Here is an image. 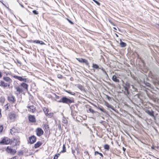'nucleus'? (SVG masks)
Wrapping results in <instances>:
<instances>
[{"label":"nucleus","mask_w":159,"mask_h":159,"mask_svg":"<svg viewBox=\"0 0 159 159\" xmlns=\"http://www.w3.org/2000/svg\"><path fill=\"white\" fill-rule=\"evenodd\" d=\"M59 102H62L64 103L69 104L73 102V100H71L66 97H63L61 98L58 101Z\"/></svg>","instance_id":"f257e3e1"},{"label":"nucleus","mask_w":159,"mask_h":159,"mask_svg":"<svg viewBox=\"0 0 159 159\" xmlns=\"http://www.w3.org/2000/svg\"><path fill=\"white\" fill-rule=\"evenodd\" d=\"M6 151L8 153L13 155H14L16 152V150L13 149L12 147L11 146H8L6 149Z\"/></svg>","instance_id":"f03ea898"},{"label":"nucleus","mask_w":159,"mask_h":159,"mask_svg":"<svg viewBox=\"0 0 159 159\" xmlns=\"http://www.w3.org/2000/svg\"><path fill=\"white\" fill-rule=\"evenodd\" d=\"M36 140V137L34 135H32L29 137L28 142V143L31 144H33L35 142Z\"/></svg>","instance_id":"7ed1b4c3"},{"label":"nucleus","mask_w":159,"mask_h":159,"mask_svg":"<svg viewBox=\"0 0 159 159\" xmlns=\"http://www.w3.org/2000/svg\"><path fill=\"white\" fill-rule=\"evenodd\" d=\"M36 131L37 135L39 137L41 136L43 133V130L40 128H37L36 129Z\"/></svg>","instance_id":"20e7f679"},{"label":"nucleus","mask_w":159,"mask_h":159,"mask_svg":"<svg viewBox=\"0 0 159 159\" xmlns=\"http://www.w3.org/2000/svg\"><path fill=\"white\" fill-rule=\"evenodd\" d=\"M124 87L125 89V93L126 94H129V88L130 86L129 84H125L124 85Z\"/></svg>","instance_id":"39448f33"},{"label":"nucleus","mask_w":159,"mask_h":159,"mask_svg":"<svg viewBox=\"0 0 159 159\" xmlns=\"http://www.w3.org/2000/svg\"><path fill=\"white\" fill-rule=\"evenodd\" d=\"M8 116L10 119L11 121H14L15 120L16 117V115L12 113H10L9 114Z\"/></svg>","instance_id":"423d86ee"},{"label":"nucleus","mask_w":159,"mask_h":159,"mask_svg":"<svg viewBox=\"0 0 159 159\" xmlns=\"http://www.w3.org/2000/svg\"><path fill=\"white\" fill-rule=\"evenodd\" d=\"M76 59L79 62L81 63H85L87 66L89 65L88 61L86 59H83L82 58H77Z\"/></svg>","instance_id":"0eeeda50"},{"label":"nucleus","mask_w":159,"mask_h":159,"mask_svg":"<svg viewBox=\"0 0 159 159\" xmlns=\"http://www.w3.org/2000/svg\"><path fill=\"white\" fill-rule=\"evenodd\" d=\"M10 143L9 139L7 138H5L0 142L1 144H7Z\"/></svg>","instance_id":"6e6552de"},{"label":"nucleus","mask_w":159,"mask_h":159,"mask_svg":"<svg viewBox=\"0 0 159 159\" xmlns=\"http://www.w3.org/2000/svg\"><path fill=\"white\" fill-rule=\"evenodd\" d=\"M13 77L17 79L20 81H24L25 82L26 81V78H23L19 76L16 75H14Z\"/></svg>","instance_id":"1a4fd4ad"},{"label":"nucleus","mask_w":159,"mask_h":159,"mask_svg":"<svg viewBox=\"0 0 159 159\" xmlns=\"http://www.w3.org/2000/svg\"><path fill=\"white\" fill-rule=\"evenodd\" d=\"M29 120L32 122H35L36 121L35 118L34 116L30 115L28 117Z\"/></svg>","instance_id":"9d476101"},{"label":"nucleus","mask_w":159,"mask_h":159,"mask_svg":"<svg viewBox=\"0 0 159 159\" xmlns=\"http://www.w3.org/2000/svg\"><path fill=\"white\" fill-rule=\"evenodd\" d=\"M3 79L4 80L8 83V84H7V85L8 86H9L10 84L12 82L11 80L9 77H3Z\"/></svg>","instance_id":"9b49d317"},{"label":"nucleus","mask_w":159,"mask_h":159,"mask_svg":"<svg viewBox=\"0 0 159 159\" xmlns=\"http://www.w3.org/2000/svg\"><path fill=\"white\" fill-rule=\"evenodd\" d=\"M27 108H28V111L32 113L34 112L35 111V107L33 106H28L27 107Z\"/></svg>","instance_id":"f8f14e48"},{"label":"nucleus","mask_w":159,"mask_h":159,"mask_svg":"<svg viewBox=\"0 0 159 159\" xmlns=\"http://www.w3.org/2000/svg\"><path fill=\"white\" fill-rule=\"evenodd\" d=\"M8 99L9 102L12 103H14L16 101L15 98L12 95H10L8 96Z\"/></svg>","instance_id":"ddd939ff"},{"label":"nucleus","mask_w":159,"mask_h":159,"mask_svg":"<svg viewBox=\"0 0 159 159\" xmlns=\"http://www.w3.org/2000/svg\"><path fill=\"white\" fill-rule=\"evenodd\" d=\"M42 144L41 142L38 141L34 145V147L35 148L39 147Z\"/></svg>","instance_id":"4468645a"},{"label":"nucleus","mask_w":159,"mask_h":159,"mask_svg":"<svg viewBox=\"0 0 159 159\" xmlns=\"http://www.w3.org/2000/svg\"><path fill=\"white\" fill-rule=\"evenodd\" d=\"M20 86L27 90H28V85L27 84L23 83L21 84Z\"/></svg>","instance_id":"2eb2a0df"},{"label":"nucleus","mask_w":159,"mask_h":159,"mask_svg":"<svg viewBox=\"0 0 159 159\" xmlns=\"http://www.w3.org/2000/svg\"><path fill=\"white\" fill-rule=\"evenodd\" d=\"M16 91L18 92V94H20L23 92V89L19 87H16Z\"/></svg>","instance_id":"dca6fc26"},{"label":"nucleus","mask_w":159,"mask_h":159,"mask_svg":"<svg viewBox=\"0 0 159 159\" xmlns=\"http://www.w3.org/2000/svg\"><path fill=\"white\" fill-rule=\"evenodd\" d=\"M112 80H113L116 82H119V80L117 79V77L115 75H114L112 76Z\"/></svg>","instance_id":"f3484780"},{"label":"nucleus","mask_w":159,"mask_h":159,"mask_svg":"<svg viewBox=\"0 0 159 159\" xmlns=\"http://www.w3.org/2000/svg\"><path fill=\"white\" fill-rule=\"evenodd\" d=\"M32 41L33 43L40 44L41 45L44 44L42 41H39L38 40H35Z\"/></svg>","instance_id":"a211bd4d"},{"label":"nucleus","mask_w":159,"mask_h":159,"mask_svg":"<svg viewBox=\"0 0 159 159\" xmlns=\"http://www.w3.org/2000/svg\"><path fill=\"white\" fill-rule=\"evenodd\" d=\"M43 110L46 116H48V112L49 110L46 107H44L43 108Z\"/></svg>","instance_id":"6ab92c4d"},{"label":"nucleus","mask_w":159,"mask_h":159,"mask_svg":"<svg viewBox=\"0 0 159 159\" xmlns=\"http://www.w3.org/2000/svg\"><path fill=\"white\" fill-rule=\"evenodd\" d=\"M7 84L5 83L4 82L2 81L0 82V86L7 87Z\"/></svg>","instance_id":"aec40b11"},{"label":"nucleus","mask_w":159,"mask_h":159,"mask_svg":"<svg viewBox=\"0 0 159 159\" xmlns=\"http://www.w3.org/2000/svg\"><path fill=\"white\" fill-rule=\"evenodd\" d=\"M120 45L121 47H125L126 45V44L125 43L122 42L121 39L120 40Z\"/></svg>","instance_id":"412c9836"},{"label":"nucleus","mask_w":159,"mask_h":159,"mask_svg":"<svg viewBox=\"0 0 159 159\" xmlns=\"http://www.w3.org/2000/svg\"><path fill=\"white\" fill-rule=\"evenodd\" d=\"M105 105L107 107H108L110 108H111L113 110H115L113 108H112L111 106V105H110L109 104L108 102H105Z\"/></svg>","instance_id":"4be33fe9"},{"label":"nucleus","mask_w":159,"mask_h":159,"mask_svg":"<svg viewBox=\"0 0 159 159\" xmlns=\"http://www.w3.org/2000/svg\"><path fill=\"white\" fill-rule=\"evenodd\" d=\"M92 67L94 69H98L99 68V67L96 64H93L92 65Z\"/></svg>","instance_id":"5701e85b"},{"label":"nucleus","mask_w":159,"mask_h":159,"mask_svg":"<svg viewBox=\"0 0 159 159\" xmlns=\"http://www.w3.org/2000/svg\"><path fill=\"white\" fill-rule=\"evenodd\" d=\"M77 87L82 91H83L84 89V87L80 84H79L77 85Z\"/></svg>","instance_id":"b1692460"},{"label":"nucleus","mask_w":159,"mask_h":159,"mask_svg":"<svg viewBox=\"0 0 159 159\" xmlns=\"http://www.w3.org/2000/svg\"><path fill=\"white\" fill-rule=\"evenodd\" d=\"M145 112L147 113L148 114H149V115H150L151 116H153L154 115L153 114V113H151L149 110H146L145 111Z\"/></svg>","instance_id":"393cba45"},{"label":"nucleus","mask_w":159,"mask_h":159,"mask_svg":"<svg viewBox=\"0 0 159 159\" xmlns=\"http://www.w3.org/2000/svg\"><path fill=\"white\" fill-rule=\"evenodd\" d=\"M55 98H56V101H57L58 102V101L61 98V97H59L57 95L55 94Z\"/></svg>","instance_id":"a878e982"},{"label":"nucleus","mask_w":159,"mask_h":159,"mask_svg":"<svg viewBox=\"0 0 159 159\" xmlns=\"http://www.w3.org/2000/svg\"><path fill=\"white\" fill-rule=\"evenodd\" d=\"M66 152V147L64 144H63L62 148V150L61 151L62 152Z\"/></svg>","instance_id":"bb28decb"},{"label":"nucleus","mask_w":159,"mask_h":159,"mask_svg":"<svg viewBox=\"0 0 159 159\" xmlns=\"http://www.w3.org/2000/svg\"><path fill=\"white\" fill-rule=\"evenodd\" d=\"M65 91L66 92L69 93V94H70L72 95H75V93L74 92H70L69 91L66 90H65Z\"/></svg>","instance_id":"cd10ccee"},{"label":"nucleus","mask_w":159,"mask_h":159,"mask_svg":"<svg viewBox=\"0 0 159 159\" xmlns=\"http://www.w3.org/2000/svg\"><path fill=\"white\" fill-rule=\"evenodd\" d=\"M62 122L65 124H66L67 122V120L65 118L63 117L62 119Z\"/></svg>","instance_id":"c85d7f7f"},{"label":"nucleus","mask_w":159,"mask_h":159,"mask_svg":"<svg viewBox=\"0 0 159 159\" xmlns=\"http://www.w3.org/2000/svg\"><path fill=\"white\" fill-rule=\"evenodd\" d=\"M144 84H145V85L146 86H147L148 87H150L151 84L149 83L146 82H145V81H144Z\"/></svg>","instance_id":"c756f323"},{"label":"nucleus","mask_w":159,"mask_h":159,"mask_svg":"<svg viewBox=\"0 0 159 159\" xmlns=\"http://www.w3.org/2000/svg\"><path fill=\"white\" fill-rule=\"evenodd\" d=\"M104 147V148L107 150H108L109 148V146L107 144H106Z\"/></svg>","instance_id":"7c9ffc66"},{"label":"nucleus","mask_w":159,"mask_h":159,"mask_svg":"<svg viewBox=\"0 0 159 159\" xmlns=\"http://www.w3.org/2000/svg\"><path fill=\"white\" fill-rule=\"evenodd\" d=\"M99 69H101L103 71V72L106 75H107V74L106 72V71L104 69L103 67H101L100 68H99Z\"/></svg>","instance_id":"2f4dec72"},{"label":"nucleus","mask_w":159,"mask_h":159,"mask_svg":"<svg viewBox=\"0 0 159 159\" xmlns=\"http://www.w3.org/2000/svg\"><path fill=\"white\" fill-rule=\"evenodd\" d=\"M94 2H95L98 5L100 6V3L98 1L96 0H92Z\"/></svg>","instance_id":"473e14b6"},{"label":"nucleus","mask_w":159,"mask_h":159,"mask_svg":"<svg viewBox=\"0 0 159 159\" xmlns=\"http://www.w3.org/2000/svg\"><path fill=\"white\" fill-rule=\"evenodd\" d=\"M32 12L35 15H38L39 14L38 11L36 10H33Z\"/></svg>","instance_id":"72a5a7b5"},{"label":"nucleus","mask_w":159,"mask_h":159,"mask_svg":"<svg viewBox=\"0 0 159 159\" xmlns=\"http://www.w3.org/2000/svg\"><path fill=\"white\" fill-rule=\"evenodd\" d=\"M60 155L59 154H57L55 155V156L54 157V159H57Z\"/></svg>","instance_id":"f704fd0d"},{"label":"nucleus","mask_w":159,"mask_h":159,"mask_svg":"<svg viewBox=\"0 0 159 159\" xmlns=\"http://www.w3.org/2000/svg\"><path fill=\"white\" fill-rule=\"evenodd\" d=\"M67 20L68 22L70 23L71 25H73L74 24L73 22L70 19L67 18Z\"/></svg>","instance_id":"c9c22d12"},{"label":"nucleus","mask_w":159,"mask_h":159,"mask_svg":"<svg viewBox=\"0 0 159 159\" xmlns=\"http://www.w3.org/2000/svg\"><path fill=\"white\" fill-rule=\"evenodd\" d=\"M89 111L91 112L92 113H95V111H94L93 109H92V108H89Z\"/></svg>","instance_id":"e433bc0d"},{"label":"nucleus","mask_w":159,"mask_h":159,"mask_svg":"<svg viewBox=\"0 0 159 159\" xmlns=\"http://www.w3.org/2000/svg\"><path fill=\"white\" fill-rule=\"evenodd\" d=\"M109 22L112 25H113V26H115V23L113 22L112 21H111V20H109Z\"/></svg>","instance_id":"4c0bfd02"},{"label":"nucleus","mask_w":159,"mask_h":159,"mask_svg":"<svg viewBox=\"0 0 159 159\" xmlns=\"http://www.w3.org/2000/svg\"><path fill=\"white\" fill-rule=\"evenodd\" d=\"M3 128L2 125H0V132H2Z\"/></svg>","instance_id":"58836bf2"},{"label":"nucleus","mask_w":159,"mask_h":159,"mask_svg":"<svg viewBox=\"0 0 159 159\" xmlns=\"http://www.w3.org/2000/svg\"><path fill=\"white\" fill-rule=\"evenodd\" d=\"M2 4L4 6L7 8L9 11H10L11 9L8 7H7L6 5L4 3H3V2H2Z\"/></svg>","instance_id":"ea45409f"},{"label":"nucleus","mask_w":159,"mask_h":159,"mask_svg":"<svg viewBox=\"0 0 159 159\" xmlns=\"http://www.w3.org/2000/svg\"><path fill=\"white\" fill-rule=\"evenodd\" d=\"M5 107L6 110H8V104H7L5 106Z\"/></svg>","instance_id":"a19ab883"},{"label":"nucleus","mask_w":159,"mask_h":159,"mask_svg":"<svg viewBox=\"0 0 159 159\" xmlns=\"http://www.w3.org/2000/svg\"><path fill=\"white\" fill-rule=\"evenodd\" d=\"M106 97L107 98V99L109 100L110 101L111 99V98L108 95H106Z\"/></svg>","instance_id":"79ce46f5"},{"label":"nucleus","mask_w":159,"mask_h":159,"mask_svg":"<svg viewBox=\"0 0 159 159\" xmlns=\"http://www.w3.org/2000/svg\"><path fill=\"white\" fill-rule=\"evenodd\" d=\"M57 77L59 78H62V75L60 74H58L57 75Z\"/></svg>","instance_id":"37998d69"},{"label":"nucleus","mask_w":159,"mask_h":159,"mask_svg":"<svg viewBox=\"0 0 159 159\" xmlns=\"http://www.w3.org/2000/svg\"><path fill=\"white\" fill-rule=\"evenodd\" d=\"M99 153L98 152V151L95 152V155H96L97 154H99Z\"/></svg>","instance_id":"c03bdc74"},{"label":"nucleus","mask_w":159,"mask_h":159,"mask_svg":"<svg viewBox=\"0 0 159 159\" xmlns=\"http://www.w3.org/2000/svg\"><path fill=\"white\" fill-rule=\"evenodd\" d=\"M122 149L124 152H125L126 150V148H125L124 147H122Z\"/></svg>","instance_id":"a18cd8bd"},{"label":"nucleus","mask_w":159,"mask_h":159,"mask_svg":"<svg viewBox=\"0 0 159 159\" xmlns=\"http://www.w3.org/2000/svg\"><path fill=\"white\" fill-rule=\"evenodd\" d=\"M99 154L101 156V157H103V155L102 153H99Z\"/></svg>","instance_id":"49530a36"},{"label":"nucleus","mask_w":159,"mask_h":159,"mask_svg":"<svg viewBox=\"0 0 159 159\" xmlns=\"http://www.w3.org/2000/svg\"><path fill=\"white\" fill-rule=\"evenodd\" d=\"M2 76V75L1 73L0 72V78H1Z\"/></svg>","instance_id":"de8ad7c7"},{"label":"nucleus","mask_w":159,"mask_h":159,"mask_svg":"<svg viewBox=\"0 0 159 159\" xmlns=\"http://www.w3.org/2000/svg\"><path fill=\"white\" fill-rule=\"evenodd\" d=\"M20 5L21 7H23V8L24 7V6L23 5L20 4Z\"/></svg>","instance_id":"09e8293b"},{"label":"nucleus","mask_w":159,"mask_h":159,"mask_svg":"<svg viewBox=\"0 0 159 159\" xmlns=\"http://www.w3.org/2000/svg\"><path fill=\"white\" fill-rule=\"evenodd\" d=\"M2 115L1 113V109H0V118L1 117Z\"/></svg>","instance_id":"8fccbe9b"},{"label":"nucleus","mask_w":159,"mask_h":159,"mask_svg":"<svg viewBox=\"0 0 159 159\" xmlns=\"http://www.w3.org/2000/svg\"><path fill=\"white\" fill-rule=\"evenodd\" d=\"M72 152L73 153H74V152H75V151L74 150H72Z\"/></svg>","instance_id":"3c124183"},{"label":"nucleus","mask_w":159,"mask_h":159,"mask_svg":"<svg viewBox=\"0 0 159 159\" xmlns=\"http://www.w3.org/2000/svg\"><path fill=\"white\" fill-rule=\"evenodd\" d=\"M113 28L115 30H117V29H116V28L115 27H113Z\"/></svg>","instance_id":"603ef678"}]
</instances>
